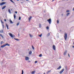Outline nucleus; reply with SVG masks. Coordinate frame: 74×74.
<instances>
[{"label": "nucleus", "instance_id": "44", "mask_svg": "<svg viewBox=\"0 0 74 74\" xmlns=\"http://www.w3.org/2000/svg\"><path fill=\"white\" fill-rule=\"evenodd\" d=\"M15 13L16 14H17V11H15Z\"/></svg>", "mask_w": 74, "mask_h": 74}, {"label": "nucleus", "instance_id": "40", "mask_svg": "<svg viewBox=\"0 0 74 74\" xmlns=\"http://www.w3.org/2000/svg\"><path fill=\"white\" fill-rule=\"evenodd\" d=\"M2 42H3V41H2L1 42V44H3V43H2Z\"/></svg>", "mask_w": 74, "mask_h": 74}, {"label": "nucleus", "instance_id": "13", "mask_svg": "<svg viewBox=\"0 0 74 74\" xmlns=\"http://www.w3.org/2000/svg\"><path fill=\"white\" fill-rule=\"evenodd\" d=\"M62 68V66H60L57 69L58 70H59V69H60Z\"/></svg>", "mask_w": 74, "mask_h": 74}, {"label": "nucleus", "instance_id": "28", "mask_svg": "<svg viewBox=\"0 0 74 74\" xmlns=\"http://www.w3.org/2000/svg\"><path fill=\"white\" fill-rule=\"evenodd\" d=\"M32 48L33 49H34V47L33 46H32Z\"/></svg>", "mask_w": 74, "mask_h": 74}, {"label": "nucleus", "instance_id": "4", "mask_svg": "<svg viewBox=\"0 0 74 74\" xmlns=\"http://www.w3.org/2000/svg\"><path fill=\"white\" fill-rule=\"evenodd\" d=\"M6 3V2H3L0 3V5H4V4H5Z\"/></svg>", "mask_w": 74, "mask_h": 74}, {"label": "nucleus", "instance_id": "1", "mask_svg": "<svg viewBox=\"0 0 74 74\" xmlns=\"http://www.w3.org/2000/svg\"><path fill=\"white\" fill-rule=\"evenodd\" d=\"M7 45L8 46H10V44L7 43L5 45H4L3 46H1V48H4V47H5V46H7Z\"/></svg>", "mask_w": 74, "mask_h": 74}, {"label": "nucleus", "instance_id": "33", "mask_svg": "<svg viewBox=\"0 0 74 74\" xmlns=\"http://www.w3.org/2000/svg\"><path fill=\"white\" fill-rule=\"evenodd\" d=\"M42 36V34H41L40 35H39V36L40 37H41V36Z\"/></svg>", "mask_w": 74, "mask_h": 74}, {"label": "nucleus", "instance_id": "43", "mask_svg": "<svg viewBox=\"0 0 74 74\" xmlns=\"http://www.w3.org/2000/svg\"><path fill=\"white\" fill-rule=\"evenodd\" d=\"M68 56H69V58H70V54H68Z\"/></svg>", "mask_w": 74, "mask_h": 74}, {"label": "nucleus", "instance_id": "32", "mask_svg": "<svg viewBox=\"0 0 74 74\" xmlns=\"http://www.w3.org/2000/svg\"><path fill=\"white\" fill-rule=\"evenodd\" d=\"M49 35H50V33H49L47 35V36H49Z\"/></svg>", "mask_w": 74, "mask_h": 74}, {"label": "nucleus", "instance_id": "49", "mask_svg": "<svg viewBox=\"0 0 74 74\" xmlns=\"http://www.w3.org/2000/svg\"><path fill=\"white\" fill-rule=\"evenodd\" d=\"M28 0H26V1H28Z\"/></svg>", "mask_w": 74, "mask_h": 74}, {"label": "nucleus", "instance_id": "5", "mask_svg": "<svg viewBox=\"0 0 74 74\" xmlns=\"http://www.w3.org/2000/svg\"><path fill=\"white\" fill-rule=\"evenodd\" d=\"M9 35L11 37H12V38H13V37H14V36H13V35H12V34L11 33H8Z\"/></svg>", "mask_w": 74, "mask_h": 74}, {"label": "nucleus", "instance_id": "45", "mask_svg": "<svg viewBox=\"0 0 74 74\" xmlns=\"http://www.w3.org/2000/svg\"><path fill=\"white\" fill-rule=\"evenodd\" d=\"M21 3H23V2H21Z\"/></svg>", "mask_w": 74, "mask_h": 74}, {"label": "nucleus", "instance_id": "51", "mask_svg": "<svg viewBox=\"0 0 74 74\" xmlns=\"http://www.w3.org/2000/svg\"><path fill=\"white\" fill-rule=\"evenodd\" d=\"M54 1V0H52V1Z\"/></svg>", "mask_w": 74, "mask_h": 74}, {"label": "nucleus", "instance_id": "38", "mask_svg": "<svg viewBox=\"0 0 74 74\" xmlns=\"http://www.w3.org/2000/svg\"><path fill=\"white\" fill-rule=\"evenodd\" d=\"M37 63V61H36L35 62V63Z\"/></svg>", "mask_w": 74, "mask_h": 74}, {"label": "nucleus", "instance_id": "2", "mask_svg": "<svg viewBox=\"0 0 74 74\" xmlns=\"http://www.w3.org/2000/svg\"><path fill=\"white\" fill-rule=\"evenodd\" d=\"M65 34L64 35V39L65 40H66V39H67V34L66 33H65Z\"/></svg>", "mask_w": 74, "mask_h": 74}, {"label": "nucleus", "instance_id": "12", "mask_svg": "<svg viewBox=\"0 0 74 74\" xmlns=\"http://www.w3.org/2000/svg\"><path fill=\"white\" fill-rule=\"evenodd\" d=\"M9 21H10V23H13V22H12V21H11V20L10 19Z\"/></svg>", "mask_w": 74, "mask_h": 74}, {"label": "nucleus", "instance_id": "10", "mask_svg": "<svg viewBox=\"0 0 74 74\" xmlns=\"http://www.w3.org/2000/svg\"><path fill=\"white\" fill-rule=\"evenodd\" d=\"M6 26L7 27V29H8H8H9V27H8V25L7 23L6 24Z\"/></svg>", "mask_w": 74, "mask_h": 74}, {"label": "nucleus", "instance_id": "39", "mask_svg": "<svg viewBox=\"0 0 74 74\" xmlns=\"http://www.w3.org/2000/svg\"><path fill=\"white\" fill-rule=\"evenodd\" d=\"M47 73H51V70L48 71Z\"/></svg>", "mask_w": 74, "mask_h": 74}, {"label": "nucleus", "instance_id": "18", "mask_svg": "<svg viewBox=\"0 0 74 74\" xmlns=\"http://www.w3.org/2000/svg\"><path fill=\"white\" fill-rule=\"evenodd\" d=\"M35 71H32V73H31L32 74H35Z\"/></svg>", "mask_w": 74, "mask_h": 74}, {"label": "nucleus", "instance_id": "42", "mask_svg": "<svg viewBox=\"0 0 74 74\" xmlns=\"http://www.w3.org/2000/svg\"><path fill=\"white\" fill-rule=\"evenodd\" d=\"M4 21H5V22H6V21H7L6 19H4Z\"/></svg>", "mask_w": 74, "mask_h": 74}, {"label": "nucleus", "instance_id": "53", "mask_svg": "<svg viewBox=\"0 0 74 74\" xmlns=\"http://www.w3.org/2000/svg\"><path fill=\"white\" fill-rule=\"evenodd\" d=\"M18 36H19V34H18Z\"/></svg>", "mask_w": 74, "mask_h": 74}, {"label": "nucleus", "instance_id": "3", "mask_svg": "<svg viewBox=\"0 0 74 74\" xmlns=\"http://www.w3.org/2000/svg\"><path fill=\"white\" fill-rule=\"evenodd\" d=\"M47 21H48L49 24H51V19L49 18V19L47 20Z\"/></svg>", "mask_w": 74, "mask_h": 74}, {"label": "nucleus", "instance_id": "35", "mask_svg": "<svg viewBox=\"0 0 74 74\" xmlns=\"http://www.w3.org/2000/svg\"><path fill=\"white\" fill-rule=\"evenodd\" d=\"M46 29H47L48 30V29H49V27H46Z\"/></svg>", "mask_w": 74, "mask_h": 74}, {"label": "nucleus", "instance_id": "21", "mask_svg": "<svg viewBox=\"0 0 74 74\" xmlns=\"http://www.w3.org/2000/svg\"><path fill=\"white\" fill-rule=\"evenodd\" d=\"M2 27H3V28L4 29L5 27V26H4V25L2 24Z\"/></svg>", "mask_w": 74, "mask_h": 74}, {"label": "nucleus", "instance_id": "11", "mask_svg": "<svg viewBox=\"0 0 74 74\" xmlns=\"http://www.w3.org/2000/svg\"><path fill=\"white\" fill-rule=\"evenodd\" d=\"M32 16H31L30 17H29V21H30L31 19H32Z\"/></svg>", "mask_w": 74, "mask_h": 74}, {"label": "nucleus", "instance_id": "29", "mask_svg": "<svg viewBox=\"0 0 74 74\" xmlns=\"http://www.w3.org/2000/svg\"><path fill=\"white\" fill-rule=\"evenodd\" d=\"M39 57H41V56H42V54H40L39 55Z\"/></svg>", "mask_w": 74, "mask_h": 74}, {"label": "nucleus", "instance_id": "55", "mask_svg": "<svg viewBox=\"0 0 74 74\" xmlns=\"http://www.w3.org/2000/svg\"><path fill=\"white\" fill-rule=\"evenodd\" d=\"M30 61H29V62H30Z\"/></svg>", "mask_w": 74, "mask_h": 74}, {"label": "nucleus", "instance_id": "14", "mask_svg": "<svg viewBox=\"0 0 74 74\" xmlns=\"http://www.w3.org/2000/svg\"><path fill=\"white\" fill-rule=\"evenodd\" d=\"M5 7H6V6H5L3 7L2 8V10H4V8H5Z\"/></svg>", "mask_w": 74, "mask_h": 74}, {"label": "nucleus", "instance_id": "27", "mask_svg": "<svg viewBox=\"0 0 74 74\" xmlns=\"http://www.w3.org/2000/svg\"><path fill=\"white\" fill-rule=\"evenodd\" d=\"M69 14H70V13H67L66 14L67 16H69Z\"/></svg>", "mask_w": 74, "mask_h": 74}, {"label": "nucleus", "instance_id": "22", "mask_svg": "<svg viewBox=\"0 0 74 74\" xmlns=\"http://www.w3.org/2000/svg\"><path fill=\"white\" fill-rule=\"evenodd\" d=\"M39 26L40 28H41V24H39Z\"/></svg>", "mask_w": 74, "mask_h": 74}, {"label": "nucleus", "instance_id": "56", "mask_svg": "<svg viewBox=\"0 0 74 74\" xmlns=\"http://www.w3.org/2000/svg\"><path fill=\"white\" fill-rule=\"evenodd\" d=\"M73 44H74V42H73Z\"/></svg>", "mask_w": 74, "mask_h": 74}, {"label": "nucleus", "instance_id": "41", "mask_svg": "<svg viewBox=\"0 0 74 74\" xmlns=\"http://www.w3.org/2000/svg\"><path fill=\"white\" fill-rule=\"evenodd\" d=\"M1 23H3H3H3V21H2V20L1 21Z\"/></svg>", "mask_w": 74, "mask_h": 74}, {"label": "nucleus", "instance_id": "20", "mask_svg": "<svg viewBox=\"0 0 74 74\" xmlns=\"http://www.w3.org/2000/svg\"><path fill=\"white\" fill-rule=\"evenodd\" d=\"M14 39L15 40H16V41H19V39L16 38H14Z\"/></svg>", "mask_w": 74, "mask_h": 74}, {"label": "nucleus", "instance_id": "16", "mask_svg": "<svg viewBox=\"0 0 74 74\" xmlns=\"http://www.w3.org/2000/svg\"><path fill=\"white\" fill-rule=\"evenodd\" d=\"M0 36L2 38V39H4V37H3V36L1 34H0Z\"/></svg>", "mask_w": 74, "mask_h": 74}, {"label": "nucleus", "instance_id": "31", "mask_svg": "<svg viewBox=\"0 0 74 74\" xmlns=\"http://www.w3.org/2000/svg\"><path fill=\"white\" fill-rule=\"evenodd\" d=\"M21 17H19L18 20H21Z\"/></svg>", "mask_w": 74, "mask_h": 74}, {"label": "nucleus", "instance_id": "34", "mask_svg": "<svg viewBox=\"0 0 74 74\" xmlns=\"http://www.w3.org/2000/svg\"><path fill=\"white\" fill-rule=\"evenodd\" d=\"M29 36L30 37H33V36L30 34H29Z\"/></svg>", "mask_w": 74, "mask_h": 74}, {"label": "nucleus", "instance_id": "37", "mask_svg": "<svg viewBox=\"0 0 74 74\" xmlns=\"http://www.w3.org/2000/svg\"><path fill=\"white\" fill-rule=\"evenodd\" d=\"M19 25V23H17L16 24V26H18Z\"/></svg>", "mask_w": 74, "mask_h": 74}, {"label": "nucleus", "instance_id": "23", "mask_svg": "<svg viewBox=\"0 0 74 74\" xmlns=\"http://www.w3.org/2000/svg\"><path fill=\"white\" fill-rule=\"evenodd\" d=\"M32 52L31 51H30L29 52V54H32Z\"/></svg>", "mask_w": 74, "mask_h": 74}, {"label": "nucleus", "instance_id": "7", "mask_svg": "<svg viewBox=\"0 0 74 74\" xmlns=\"http://www.w3.org/2000/svg\"><path fill=\"white\" fill-rule=\"evenodd\" d=\"M29 60V58L28 57H25V60Z\"/></svg>", "mask_w": 74, "mask_h": 74}, {"label": "nucleus", "instance_id": "6", "mask_svg": "<svg viewBox=\"0 0 74 74\" xmlns=\"http://www.w3.org/2000/svg\"><path fill=\"white\" fill-rule=\"evenodd\" d=\"M64 71V69H62V70L60 71V74H62V73H63V71Z\"/></svg>", "mask_w": 74, "mask_h": 74}, {"label": "nucleus", "instance_id": "26", "mask_svg": "<svg viewBox=\"0 0 74 74\" xmlns=\"http://www.w3.org/2000/svg\"><path fill=\"white\" fill-rule=\"evenodd\" d=\"M57 23H58V24H59V20H57Z\"/></svg>", "mask_w": 74, "mask_h": 74}, {"label": "nucleus", "instance_id": "50", "mask_svg": "<svg viewBox=\"0 0 74 74\" xmlns=\"http://www.w3.org/2000/svg\"><path fill=\"white\" fill-rule=\"evenodd\" d=\"M17 1H19V0H16Z\"/></svg>", "mask_w": 74, "mask_h": 74}, {"label": "nucleus", "instance_id": "30", "mask_svg": "<svg viewBox=\"0 0 74 74\" xmlns=\"http://www.w3.org/2000/svg\"><path fill=\"white\" fill-rule=\"evenodd\" d=\"M23 73H24L23 71V70H22L21 74H23Z\"/></svg>", "mask_w": 74, "mask_h": 74}, {"label": "nucleus", "instance_id": "47", "mask_svg": "<svg viewBox=\"0 0 74 74\" xmlns=\"http://www.w3.org/2000/svg\"><path fill=\"white\" fill-rule=\"evenodd\" d=\"M4 0H2L1 1H4Z\"/></svg>", "mask_w": 74, "mask_h": 74}, {"label": "nucleus", "instance_id": "36", "mask_svg": "<svg viewBox=\"0 0 74 74\" xmlns=\"http://www.w3.org/2000/svg\"><path fill=\"white\" fill-rule=\"evenodd\" d=\"M70 12V10H67L66 11V12Z\"/></svg>", "mask_w": 74, "mask_h": 74}, {"label": "nucleus", "instance_id": "15", "mask_svg": "<svg viewBox=\"0 0 74 74\" xmlns=\"http://www.w3.org/2000/svg\"><path fill=\"white\" fill-rule=\"evenodd\" d=\"M8 11L9 14H11V10H10V9H8Z\"/></svg>", "mask_w": 74, "mask_h": 74}, {"label": "nucleus", "instance_id": "54", "mask_svg": "<svg viewBox=\"0 0 74 74\" xmlns=\"http://www.w3.org/2000/svg\"><path fill=\"white\" fill-rule=\"evenodd\" d=\"M43 74H45V73H44Z\"/></svg>", "mask_w": 74, "mask_h": 74}, {"label": "nucleus", "instance_id": "48", "mask_svg": "<svg viewBox=\"0 0 74 74\" xmlns=\"http://www.w3.org/2000/svg\"><path fill=\"white\" fill-rule=\"evenodd\" d=\"M63 14H62V16H63Z\"/></svg>", "mask_w": 74, "mask_h": 74}, {"label": "nucleus", "instance_id": "17", "mask_svg": "<svg viewBox=\"0 0 74 74\" xmlns=\"http://www.w3.org/2000/svg\"><path fill=\"white\" fill-rule=\"evenodd\" d=\"M0 33H3V29H2L1 30H0Z\"/></svg>", "mask_w": 74, "mask_h": 74}, {"label": "nucleus", "instance_id": "8", "mask_svg": "<svg viewBox=\"0 0 74 74\" xmlns=\"http://www.w3.org/2000/svg\"><path fill=\"white\" fill-rule=\"evenodd\" d=\"M53 49H54V50H55L56 49L55 48V45H53Z\"/></svg>", "mask_w": 74, "mask_h": 74}, {"label": "nucleus", "instance_id": "52", "mask_svg": "<svg viewBox=\"0 0 74 74\" xmlns=\"http://www.w3.org/2000/svg\"><path fill=\"white\" fill-rule=\"evenodd\" d=\"M0 51H1V49H0Z\"/></svg>", "mask_w": 74, "mask_h": 74}, {"label": "nucleus", "instance_id": "46", "mask_svg": "<svg viewBox=\"0 0 74 74\" xmlns=\"http://www.w3.org/2000/svg\"><path fill=\"white\" fill-rule=\"evenodd\" d=\"M72 47H73V48H74V46H72Z\"/></svg>", "mask_w": 74, "mask_h": 74}, {"label": "nucleus", "instance_id": "57", "mask_svg": "<svg viewBox=\"0 0 74 74\" xmlns=\"http://www.w3.org/2000/svg\"><path fill=\"white\" fill-rule=\"evenodd\" d=\"M66 0L68 1V0Z\"/></svg>", "mask_w": 74, "mask_h": 74}, {"label": "nucleus", "instance_id": "19", "mask_svg": "<svg viewBox=\"0 0 74 74\" xmlns=\"http://www.w3.org/2000/svg\"><path fill=\"white\" fill-rule=\"evenodd\" d=\"M14 19H15V18H16V14H14Z\"/></svg>", "mask_w": 74, "mask_h": 74}, {"label": "nucleus", "instance_id": "25", "mask_svg": "<svg viewBox=\"0 0 74 74\" xmlns=\"http://www.w3.org/2000/svg\"><path fill=\"white\" fill-rule=\"evenodd\" d=\"M65 69L66 70H67V66H65Z\"/></svg>", "mask_w": 74, "mask_h": 74}, {"label": "nucleus", "instance_id": "9", "mask_svg": "<svg viewBox=\"0 0 74 74\" xmlns=\"http://www.w3.org/2000/svg\"><path fill=\"white\" fill-rule=\"evenodd\" d=\"M67 50H66L64 53V55L65 56L66 55V53H67Z\"/></svg>", "mask_w": 74, "mask_h": 74}, {"label": "nucleus", "instance_id": "24", "mask_svg": "<svg viewBox=\"0 0 74 74\" xmlns=\"http://www.w3.org/2000/svg\"><path fill=\"white\" fill-rule=\"evenodd\" d=\"M10 1H11V2H12V3H14V2L12 0H10Z\"/></svg>", "mask_w": 74, "mask_h": 74}]
</instances>
